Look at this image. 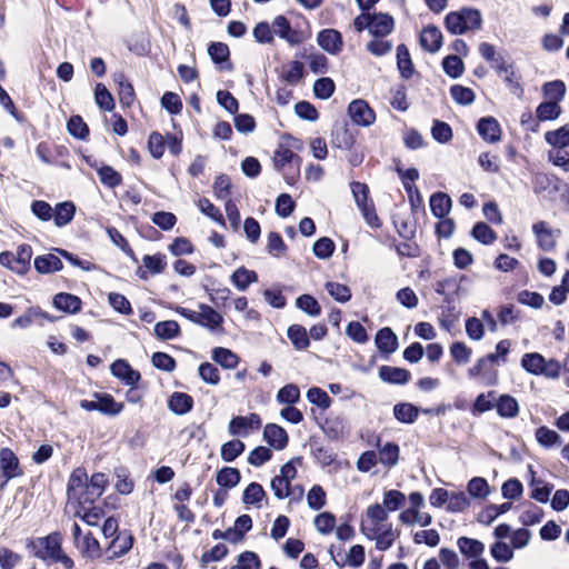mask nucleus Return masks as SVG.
Masks as SVG:
<instances>
[{"label":"nucleus","instance_id":"60","mask_svg":"<svg viewBox=\"0 0 569 569\" xmlns=\"http://www.w3.org/2000/svg\"><path fill=\"white\" fill-rule=\"evenodd\" d=\"M450 93L452 99L462 106H468L473 102L475 100V92L467 87L455 84L450 89Z\"/></svg>","mask_w":569,"mask_h":569},{"label":"nucleus","instance_id":"39","mask_svg":"<svg viewBox=\"0 0 569 569\" xmlns=\"http://www.w3.org/2000/svg\"><path fill=\"white\" fill-rule=\"evenodd\" d=\"M511 506V502L490 505L479 513L478 521L485 525H490L498 516L509 511Z\"/></svg>","mask_w":569,"mask_h":569},{"label":"nucleus","instance_id":"64","mask_svg":"<svg viewBox=\"0 0 569 569\" xmlns=\"http://www.w3.org/2000/svg\"><path fill=\"white\" fill-rule=\"evenodd\" d=\"M233 567L236 569H260V560L257 553L244 551L238 556V562Z\"/></svg>","mask_w":569,"mask_h":569},{"label":"nucleus","instance_id":"14","mask_svg":"<svg viewBox=\"0 0 569 569\" xmlns=\"http://www.w3.org/2000/svg\"><path fill=\"white\" fill-rule=\"evenodd\" d=\"M410 372L407 369L381 366L379 368V378L387 383L406 385L410 380Z\"/></svg>","mask_w":569,"mask_h":569},{"label":"nucleus","instance_id":"5","mask_svg":"<svg viewBox=\"0 0 569 569\" xmlns=\"http://www.w3.org/2000/svg\"><path fill=\"white\" fill-rule=\"evenodd\" d=\"M261 426L260 416L250 413L249 416H237L229 422V433L231 436H247L249 430H258Z\"/></svg>","mask_w":569,"mask_h":569},{"label":"nucleus","instance_id":"63","mask_svg":"<svg viewBox=\"0 0 569 569\" xmlns=\"http://www.w3.org/2000/svg\"><path fill=\"white\" fill-rule=\"evenodd\" d=\"M548 160L556 167L569 172V151L566 149H551L548 151Z\"/></svg>","mask_w":569,"mask_h":569},{"label":"nucleus","instance_id":"54","mask_svg":"<svg viewBox=\"0 0 569 569\" xmlns=\"http://www.w3.org/2000/svg\"><path fill=\"white\" fill-rule=\"evenodd\" d=\"M442 67L445 72L453 79L459 78L463 73V62L456 54L447 56L442 60Z\"/></svg>","mask_w":569,"mask_h":569},{"label":"nucleus","instance_id":"21","mask_svg":"<svg viewBox=\"0 0 569 569\" xmlns=\"http://www.w3.org/2000/svg\"><path fill=\"white\" fill-rule=\"evenodd\" d=\"M430 210L437 218H445L451 209L452 201L447 193L436 192L430 197Z\"/></svg>","mask_w":569,"mask_h":569},{"label":"nucleus","instance_id":"47","mask_svg":"<svg viewBox=\"0 0 569 569\" xmlns=\"http://www.w3.org/2000/svg\"><path fill=\"white\" fill-rule=\"evenodd\" d=\"M406 496L399 490H388L383 495L382 507L387 511H396L403 507Z\"/></svg>","mask_w":569,"mask_h":569},{"label":"nucleus","instance_id":"13","mask_svg":"<svg viewBox=\"0 0 569 569\" xmlns=\"http://www.w3.org/2000/svg\"><path fill=\"white\" fill-rule=\"evenodd\" d=\"M263 439L276 450H282L288 443V433L282 427L268 423L263 430Z\"/></svg>","mask_w":569,"mask_h":569},{"label":"nucleus","instance_id":"55","mask_svg":"<svg viewBox=\"0 0 569 569\" xmlns=\"http://www.w3.org/2000/svg\"><path fill=\"white\" fill-rule=\"evenodd\" d=\"M307 399L322 410L331 406V399L328 393L318 387H312L307 391Z\"/></svg>","mask_w":569,"mask_h":569},{"label":"nucleus","instance_id":"43","mask_svg":"<svg viewBox=\"0 0 569 569\" xmlns=\"http://www.w3.org/2000/svg\"><path fill=\"white\" fill-rule=\"evenodd\" d=\"M327 495L323 488L319 485H315L307 493L308 507L312 510H320L326 506Z\"/></svg>","mask_w":569,"mask_h":569},{"label":"nucleus","instance_id":"62","mask_svg":"<svg viewBox=\"0 0 569 569\" xmlns=\"http://www.w3.org/2000/svg\"><path fill=\"white\" fill-rule=\"evenodd\" d=\"M471 353V349L465 342L456 341L450 346V355L459 365L469 362Z\"/></svg>","mask_w":569,"mask_h":569},{"label":"nucleus","instance_id":"16","mask_svg":"<svg viewBox=\"0 0 569 569\" xmlns=\"http://www.w3.org/2000/svg\"><path fill=\"white\" fill-rule=\"evenodd\" d=\"M393 19L389 14L376 13L372 14L370 33L376 38H382L393 30Z\"/></svg>","mask_w":569,"mask_h":569},{"label":"nucleus","instance_id":"32","mask_svg":"<svg viewBox=\"0 0 569 569\" xmlns=\"http://www.w3.org/2000/svg\"><path fill=\"white\" fill-rule=\"evenodd\" d=\"M545 365V357L538 352L525 353L521 358V367L531 375H542V366Z\"/></svg>","mask_w":569,"mask_h":569},{"label":"nucleus","instance_id":"53","mask_svg":"<svg viewBox=\"0 0 569 569\" xmlns=\"http://www.w3.org/2000/svg\"><path fill=\"white\" fill-rule=\"evenodd\" d=\"M96 102L100 109L111 111L114 108V100L109 90L102 83L96 86L94 91Z\"/></svg>","mask_w":569,"mask_h":569},{"label":"nucleus","instance_id":"3","mask_svg":"<svg viewBox=\"0 0 569 569\" xmlns=\"http://www.w3.org/2000/svg\"><path fill=\"white\" fill-rule=\"evenodd\" d=\"M274 167L283 172V178L290 184L296 181L299 174L301 159L292 150L280 147L274 152Z\"/></svg>","mask_w":569,"mask_h":569},{"label":"nucleus","instance_id":"29","mask_svg":"<svg viewBox=\"0 0 569 569\" xmlns=\"http://www.w3.org/2000/svg\"><path fill=\"white\" fill-rule=\"evenodd\" d=\"M420 409L409 402H400L393 407L395 418L402 423H413Z\"/></svg>","mask_w":569,"mask_h":569},{"label":"nucleus","instance_id":"44","mask_svg":"<svg viewBox=\"0 0 569 569\" xmlns=\"http://www.w3.org/2000/svg\"><path fill=\"white\" fill-rule=\"evenodd\" d=\"M379 462L392 467L399 459V447L396 443L388 442L382 446L378 452Z\"/></svg>","mask_w":569,"mask_h":569},{"label":"nucleus","instance_id":"56","mask_svg":"<svg viewBox=\"0 0 569 569\" xmlns=\"http://www.w3.org/2000/svg\"><path fill=\"white\" fill-rule=\"evenodd\" d=\"M116 81L119 83L120 103L130 107L134 100V91L132 84L124 80L123 74L116 77Z\"/></svg>","mask_w":569,"mask_h":569},{"label":"nucleus","instance_id":"2","mask_svg":"<svg viewBox=\"0 0 569 569\" xmlns=\"http://www.w3.org/2000/svg\"><path fill=\"white\" fill-rule=\"evenodd\" d=\"M446 28L452 34H462L470 30L481 28L482 18L478 9L463 8L460 11H453L447 14Z\"/></svg>","mask_w":569,"mask_h":569},{"label":"nucleus","instance_id":"57","mask_svg":"<svg viewBox=\"0 0 569 569\" xmlns=\"http://www.w3.org/2000/svg\"><path fill=\"white\" fill-rule=\"evenodd\" d=\"M470 506V500L466 492H452L449 496L447 509L451 512H462Z\"/></svg>","mask_w":569,"mask_h":569},{"label":"nucleus","instance_id":"58","mask_svg":"<svg viewBox=\"0 0 569 569\" xmlns=\"http://www.w3.org/2000/svg\"><path fill=\"white\" fill-rule=\"evenodd\" d=\"M67 128L68 132L78 139H86L89 134V128L80 116H72Z\"/></svg>","mask_w":569,"mask_h":569},{"label":"nucleus","instance_id":"40","mask_svg":"<svg viewBox=\"0 0 569 569\" xmlns=\"http://www.w3.org/2000/svg\"><path fill=\"white\" fill-rule=\"evenodd\" d=\"M561 113V107L556 101L541 102L536 110L537 118L540 121L557 119Z\"/></svg>","mask_w":569,"mask_h":569},{"label":"nucleus","instance_id":"12","mask_svg":"<svg viewBox=\"0 0 569 569\" xmlns=\"http://www.w3.org/2000/svg\"><path fill=\"white\" fill-rule=\"evenodd\" d=\"M88 480L89 479L86 469L81 467L76 468L69 477L67 487L68 499L76 500L79 498L82 489L88 483Z\"/></svg>","mask_w":569,"mask_h":569},{"label":"nucleus","instance_id":"41","mask_svg":"<svg viewBox=\"0 0 569 569\" xmlns=\"http://www.w3.org/2000/svg\"><path fill=\"white\" fill-rule=\"evenodd\" d=\"M240 479V471L237 468L224 467L217 473L218 485L224 488L236 487Z\"/></svg>","mask_w":569,"mask_h":569},{"label":"nucleus","instance_id":"19","mask_svg":"<svg viewBox=\"0 0 569 569\" xmlns=\"http://www.w3.org/2000/svg\"><path fill=\"white\" fill-rule=\"evenodd\" d=\"M133 536L128 531H122L111 541L109 551L111 552L110 559L124 556L133 545Z\"/></svg>","mask_w":569,"mask_h":569},{"label":"nucleus","instance_id":"24","mask_svg":"<svg viewBox=\"0 0 569 569\" xmlns=\"http://www.w3.org/2000/svg\"><path fill=\"white\" fill-rule=\"evenodd\" d=\"M545 140L552 149H566L569 147V124H565L557 130L547 131Z\"/></svg>","mask_w":569,"mask_h":569},{"label":"nucleus","instance_id":"4","mask_svg":"<svg viewBox=\"0 0 569 569\" xmlns=\"http://www.w3.org/2000/svg\"><path fill=\"white\" fill-rule=\"evenodd\" d=\"M348 112L352 121L358 126L369 127L376 120L375 111L367 101L362 99L351 101L348 107Z\"/></svg>","mask_w":569,"mask_h":569},{"label":"nucleus","instance_id":"27","mask_svg":"<svg viewBox=\"0 0 569 569\" xmlns=\"http://www.w3.org/2000/svg\"><path fill=\"white\" fill-rule=\"evenodd\" d=\"M193 399L184 392H173L169 399V408L177 415H186L192 409Z\"/></svg>","mask_w":569,"mask_h":569},{"label":"nucleus","instance_id":"49","mask_svg":"<svg viewBox=\"0 0 569 569\" xmlns=\"http://www.w3.org/2000/svg\"><path fill=\"white\" fill-rule=\"evenodd\" d=\"M98 176L100 181L109 188H116L122 183L121 174L110 166L99 168Z\"/></svg>","mask_w":569,"mask_h":569},{"label":"nucleus","instance_id":"11","mask_svg":"<svg viewBox=\"0 0 569 569\" xmlns=\"http://www.w3.org/2000/svg\"><path fill=\"white\" fill-rule=\"evenodd\" d=\"M317 41L318 44L330 54H336L342 49L341 34L333 29H325L320 31Z\"/></svg>","mask_w":569,"mask_h":569},{"label":"nucleus","instance_id":"33","mask_svg":"<svg viewBox=\"0 0 569 569\" xmlns=\"http://www.w3.org/2000/svg\"><path fill=\"white\" fill-rule=\"evenodd\" d=\"M258 281V276L254 271L248 270L244 267L238 268L231 276V282L240 290L244 291L247 288Z\"/></svg>","mask_w":569,"mask_h":569},{"label":"nucleus","instance_id":"37","mask_svg":"<svg viewBox=\"0 0 569 569\" xmlns=\"http://www.w3.org/2000/svg\"><path fill=\"white\" fill-rule=\"evenodd\" d=\"M496 409L498 415L503 418H513L519 412L517 400L508 395H503L498 399Z\"/></svg>","mask_w":569,"mask_h":569},{"label":"nucleus","instance_id":"20","mask_svg":"<svg viewBox=\"0 0 569 569\" xmlns=\"http://www.w3.org/2000/svg\"><path fill=\"white\" fill-rule=\"evenodd\" d=\"M13 262L12 271L18 274H26L30 269V261L32 258V248L31 246L23 243L17 248V252L13 253Z\"/></svg>","mask_w":569,"mask_h":569},{"label":"nucleus","instance_id":"48","mask_svg":"<svg viewBox=\"0 0 569 569\" xmlns=\"http://www.w3.org/2000/svg\"><path fill=\"white\" fill-rule=\"evenodd\" d=\"M326 290L338 302L345 303L351 299V290L348 286L329 281L326 283Z\"/></svg>","mask_w":569,"mask_h":569},{"label":"nucleus","instance_id":"9","mask_svg":"<svg viewBox=\"0 0 569 569\" xmlns=\"http://www.w3.org/2000/svg\"><path fill=\"white\" fill-rule=\"evenodd\" d=\"M532 232L537 238V243L540 249L551 251L556 247L555 231L546 221H538L533 223Z\"/></svg>","mask_w":569,"mask_h":569},{"label":"nucleus","instance_id":"51","mask_svg":"<svg viewBox=\"0 0 569 569\" xmlns=\"http://www.w3.org/2000/svg\"><path fill=\"white\" fill-rule=\"evenodd\" d=\"M266 492L261 485L258 482H251L243 491L242 500L247 505L259 506L261 500L264 498Z\"/></svg>","mask_w":569,"mask_h":569},{"label":"nucleus","instance_id":"23","mask_svg":"<svg viewBox=\"0 0 569 569\" xmlns=\"http://www.w3.org/2000/svg\"><path fill=\"white\" fill-rule=\"evenodd\" d=\"M53 305L57 309L69 313H76L81 309L80 298L66 292L56 295L53 298Z\"/></svg>","mask_w":569,"mask_h":569},{"label":"nucleus","instance_id":"26","mask_svg":"<svg viewBox=\"0 0 569 569\" xmlns=\"http://www.w3.org/2000/svg\"><path fill=\"white\" fill-rule=\"evenodd\" d=\"M457 546L460 552L468 558L477 559L485 551V545L481 541L468 537H460Z\"/></svg>","mask_w":569,"mask_h":569},{"label":"nucleus","instance_id":"30","mask_svg":"<svg viewBox=\"0 0 569 569\" xmlns=\"http://www.w3.org/2000/svg\"><path fill=\"white\" fill-rule=\"evenodd\" d=\"M212 360L219 363L224 369H233L239 363L238 356L230 349L223 347H216L212 350Z\"/></svg>","mask_w":569,"mask_h":569},{"label":"nucleus","instance_id":"8","mask_svg":"<svg viewBox=\"0 0 569 569\" xmlns=\"http://www.w3.org/2000/svg\"><path fill=\"white\" fill-rule=\"evenodd\" d=\"M222 316L208 305H199L198 323L210 331H222Z\"/></svg>","mask_w":569,"mask_h":569},{"label":"nucleus","instance_id":"45","mask_svg":"<svg viewBox=\"0 0 569 569\" xmlns=\"http://www.w3.org/2000/svg\"><path fill=\"white\" fill-rule=\"evenodd\" d=\"M471 236L483 244H491L496 239V232L485 222H477L471 231Z\"/></svg>","mask_w":569,"mask_h":569},{"label":"nucleus","instance_id":"35","mask_svg":"<svg viewBox=\"0 0 569 569\" xmlns=\"http://www.w3.org/2000/svg\"><path fill=\"white\" fill-rule=\"evenodd\" d=\"M154 335L161 340H171L180 335V326L174 320L157 322L154 326Z\"/></svg>","mask_w":569,"mask_h":569},{"label":"nucleus","instance_id":"31","mask_svg":"<svg viewBox=\"0 0 569 569\" xmlns=\"http://www.w3.org/2000/svg\"><path fill=\"white\" fill-rule=\"evenodd\" d=\"M288 338L297 350H306L309 345V336L301 325H292L288 328Z\"/></svg>","mask_w":569,"mask_h":569},{"label":"nucleus","instance_id":"50","mask_svg":"<svg viewBox=\"0 0 569 569\" xmlns=\"http://www.w3.org/2000/svg\"><path fill=\"white\" fill-rule=\"evenodd\" d=\"M296 306L311 317H317L321 313L319 302L310 295H302L298 297Z\"/></svg>","mask_w":569,"mask_h":569},{"label":"nucleus","instance_id":"10","mask_svg":"<svg viewBox=\"0 0 569 569\" xmlns=\"http://www.w3.org/2000/svg\"><path fill=\"white\" fill-rule=\"evenodd\" d=\"M477 131L479 136L489 143L500 140L501 129L499 122L493 117H483L478 121Z\"/></svg>","mask_w":569,"mask_h":569},{"label":"nucleus","instance_id":"25","mask_svg":"<svg viewBox=\"0 0 569 569\" xmlns=\"http://www.w3.org/2000/svg\"><path fill=\"white\" fill-rule=\"evenodd\" d=\"M93 397L98 399L99 412L102 415L117 416L123 409V405L121 402H117L109 393L96 392Z\"/></svg>","mask_w":569,"mask_h":569},{"label":"nucleus","instance_id":"52","mask_svg":"<svg viewBox=\"0 0 569 569\" xmlns=\"http://www.w3.org/2000/svg\"><path fill=\"white\" fill-rule=\"evenodd\" d=\"M299 400L300 389L293 383L286 385L277 393V401L279 403L295 405Z\"/></svg>","mask_w":569,"mask_h":569},{"label":"nucleus","instance_id":"34","mask_svg":"<svg viewBox=\"0 0 569 569\" xmlns=\"http://www.w3.org/2000/svg\"><path fill=\"white\" fill-rule=\"evenodd\" d=\"M397 172L399 177L401 178L403 188L407 193H411V191L415 189V192L417 194V200L419 203H422V198L419 192V190L412 184L416 180L419 179V172L416 168H409L403 170L400 167H397Z\"/></svg>","mask_w":569,"mask_h":569},{"label":"nucleus","instance_id":"22","mask_svg":"<svg viewBox=\"0 0 569 569\" xmlns=\"http://www.w3.org/2000/svg\"><path fill=\"white\" fill-rule=\"evenodd\" d=\"M62 268L63 264L60 258L52 253L38 256L34 259V269L39 273H52L61 270Z\"/></svg>","mask_w":569,"mask_h":569},{"label":"nucleus","instance_id":"1","mask_svg":"<svg viewBox=\"0 0 569 569\" xmlns=\"http://www.w3.org/2000/svg\"><path fill=\"white\" fill-rule=\"evenodd\" d=\"M33 556L41 560L60 562L66 569L73 568V560L63 553L61 548V536L52 532L46 537L37 538L28 543Z\"/></svg>","mask_w":569,"mask_h":569},{"label":"nucleus","instance_id":"28","mask_svg":"<svg viewBox=\"0 0 569 569\" xmlns=\"http://www.w3.org/2000/svg\"><path fill=\"white\" fill-rule=\"evenodd\" d=\"M322 430L326 436L331 440H339L347 433L345 420L340 417L326 419Z\"/></svg>","mask_w":569,"mask_h":569},{"label":"nucleus","instance_id":"15","mask_svg":"<svg viewBox=\"0 0 569 569\" xmlns=\"http://www.w3.org/2000/svg\"><path fill=\"white\" fill-rule=\"evenodd\" d=\"M0 468L7 480L19 476V459L11 449L2 448L0 450Z\"/></svg>","mask_w":569,"mask_h":569},{"label":"nucleus","instance_id":"6","mask_svg":"<svg viewBox=\"0 0 569 569\" xmlns=\"http://www.w3.org/2000/svg\"><path fill=\"white\" fill-rule=\"evenodd\" d=\"M111 373L127 386L136 387L141 379L139 371L132 369L127 360L118 359L110 367Z\"/></svg>","mask_w":569,"mask_h":569},{"label":"nucleus","instance_id":"46","mask_svg":"<svg viewBox=\"0 0 569 569\" xmlns=\"http://www.w3.org/2000/svg\"><path fill=\"white\" fill-rule=\"evenodd\" d=\"M244 443L241 440H230L221 447V458L227 462L233 461L244 451Z\"/></svg>","mask_w":569,"mask_h":569},{"label":"nucleus","instance_id":"59","mask_svg":"<svg viewBox=\"0 0 569 569\" xmlns=\"http://www.w3.org/2000/svg\"><path fill=\"white\" fill-rule=\"evenodd\" d=\"M397 537L398 532L392 529V526H388L379 532L377 537H372L371 539L376 540L377 549L385 551L393 545Z\"/></svg>","mask_w":569,"mask_h":569},{"label":"nucleus","instance_id":"17","mask_svg":"<svg viewBox=\"0 0 569 569\" xmlns=\"http://www.w3.org/2000/svg\"><path fill=\"white\" fill-rule=\"evenodd\" d=\"M441 42L442 33L437 27L428 26L421 31L420 44L425 50L436 52L440 49Z\"/></svg>","mask_w":569,"mask_h":569},{"label":"nucleus","instance_id":"18","mask_svg":"<svg viewBox=\"0 0 569 569\" xmlns=\"http://www.w3.org/2000/svg\"><path fill=\"white\" fill-rule=\"evenodd\" d=\"M375 342L379 351L387 355L395 352L398 348V338L388 327H385L377 332Z\"/></svg>","mask_w":569,"mask_h":569},{"label":"nucleus","instance_id":"38","mask_svg":"<svg viewBox=\"0 0 569 569\" xmlns=\"http://www.w3.org/2000/svg\"><path fill=\"white\" fill-rule=\"evenodd\" d=\"M74 212L76 207L72 202L66 201L59 203L53 212L54 224L57 227H63L68 224L72 220Z\"/></svg>","mask_w":569,"mask_h":569},{"label":"nucleus","instance_id":"61","mask_svg":"<svg viewBox=\"0 0 569 569\" xmlns=\"http://www.w3.org/2000/svg\"><path fill=\"white\" fill-rule=\"evenodd\" d=\"M467 490L475 498H486L490 491L487 480L481 477H475L469 480Z\"/></svg>","mask_w":569,"mask_h":569},{"label":"nucleus","instance_id":"36","mask_svg":"<svg viewBox=\"0 0 569 569\" xmlns=\"http://www.w3.org/2000/svg\"><path fill=\"white\" fill-rule=\"evenodd\" d=\"M397 64L400 74L409 79L413 74V64L408 48L405 44L397 47Z\"/></svg>","mask_w":569,"mask_h":569},{"label":"nucleus","instance_id":"42","mask_svg":"<svg viewBox=\"0 0 569 569\" xmlns=\"http://www.w3.org/2000/svg\"><path fill=\"white\" fill-rule=\"evenodd\" d=\"M536 440L542 447L550 448L556 445H561V437L553 430L542 426L536 430Z\"/></svg>","mask_w":569,"mask_h":569},{"label":"nucleus","instance_id":"7","mask_svg":"<svg viewBox=\"0 0 569 569\" xmlns=\"http://www.w3.org/2000/svg\"><path fill=\"white\" fill-rule=\"evenodd\" d=\"M272 31L291 46L299 44L302 41L300 32L291 28L284 16H277L273 19Z\"/></svg>","mask_w":569,"mask_h":569}]
</instances>
